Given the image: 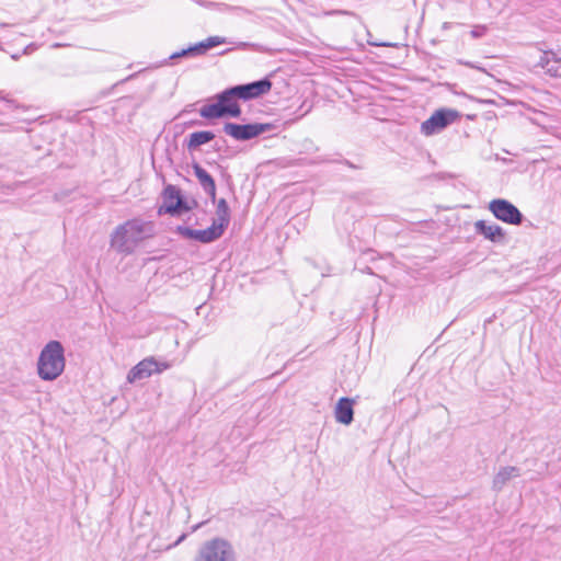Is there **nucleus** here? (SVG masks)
I'll return each mask as SVG.
<instances>
[{
  "label": "nucleus",
  "mask_w": 561,
  "mask_h": 561,
  "mask_svg": "<svg viewBox=\"0 0 561 561\" xmlns=\"http://www.w3.org/2000/svg\"><path fill=\"white\" fill-rule=\"evenodd\" d=\"M154 236V225L140 218L118 225L111 233L110 244L117 253L129 255L145 240Z\"/></svg>",
  "instance_id": "obj_1"
},
{
  "label": "nucleus",
  "mask_w": 561,
  "mask_h": 561,
  "mask_svg": "<svg viewBox=\"0 0 561 561\" xmlns=\"http://www.w3.org/2000/svg\"><path fill=\"white\" fill-rule=\"evenodd\" d=\"M65 347L57 340L47 342L38 354L36 374L43 381H55L65 371Z\"/></svg>",
  "instance_id": "obj_2"
},
{
  "label": "nucleus",
  "mask_w": 561,
  "mask_h": 561,
  "mask_svg": "<svg viewBox=\"0 0 561 561\" xmlns=\"http://www.w3.org/2000/svg\"><path fill=\"white\" fill-rule=\"evenodd\" d=\"M216 102L206 104L201 107L199 115L207 119L220 117H239L241 108L238 103V96L232 88L222 91L216 95Z\"/></svg>",
  "instance_id": "obj_3"
},
{
  "label": "nucleus",
  "mask_w": 561,
  "mask_h": 561,
  "mask_svg": "<svg viewBox=\"0 0 561 561\" xmlns=\"http://www.w3.org/2000/svg\"><path fill=\"white\" fill-rule=\"evenodd\" d=\"M233 546L225 538L206 540L198 549L193 561H236Z\"/></svg>",
  "instance_id": "obj_4"
},
{
  "label": "nucleus",
  "mask_w": 561,
  "mask_h": 561,
  "mask_svg": "<svg viewBox=\"0 0 561 561\" xmlns=\"http://www.w3.org/2000/svg\"><path fill=\"white\" fill-rule=\"evenodd\" d=\"M458 117L459 113L456 110L439 108L421 124V133L425 136L438 134L456 122Z\"/></svg>",
  "instance_id": "obj_5"
},
{
  "label": "nucleus",
  "mask_w": 561,
  "mask_h": 561,
  "mask_svg": "<svg viewBox=\"0 0 561 561\" xmlns=\"http://www.w3.org/2000/svg\"><path fill=\"white\" fill-rule=\"evenodd\" d=\"M169 368V363L157 360L153 356H149L140 360L129 370L127 381L129 383H134L138 380L149 378L153 374H160Z\"/></svg>",
  "instance_id": "obj_6"
},
{
  "label": "nucleus",
  "mask_w": 561,
  "mask_h": 561,
  "mask_svg": "<svg viewBox=\"0 0 561 561\" xmlns=\"http://www.w3.org/2000/svg\"><path fill=\"white\" fill-rule=\"evenodd\" d=\"M272 129L271 124L254 123L239 125L234 123H226L224 125V131L236 140H250L261 134Z\"/></svg>",
  "instance_id": "obj_7"
},
{
  "label": "nucleus",
  "mask_w": 561,
  "mask_h": 561,
  "mask_svg": "<svg viewBox=\"0 0 561 561\" xmlns=\"http://www.w3.org/2000/svg\"><path fill=\"white\" fill-rule=\"evenodd\" d=\"M489 210L497 218L510 225H519L523 215L516 206L506 199H493L489 203Z\"/></svg>",
  "instance_id": "obj_8"
},
{
  "label": "nucleus",
  "mask_w": 561,
  "mask_h": 561,
  "mask_svg": "<svg viewBox=\"0 0 561 561\" xmlns=\"http://www.w3.org/2000/svg\"><path fill=\"white\" fill-rule=\"evenodd\" d=\"M271 81L264 79L248 84L232 87V91H234L238 99L251 100L267 93L271 90Z\"/></svg>",
  "instance_id": "obj_9"
},
{
  "label": "nucleus",
  "mask_w": 561,
  "mask_h": 561,
  "mask_svg": "<svg viewBox=\"0 0 561 561\" xmlns=\"http://www.w3.org/2000/svg\"><path fill=\"white\" fill-rule=\"evenodd\" d=\"M165 213L174 215L183 210H188L190 207L182 199L180 191L173 186L168 185L163 192Z\"/></svg>",
  "instance_id": "obj_10"
},
{
  "label": "nucleus",
  "mask_w": 561,
  "mask_h": 561,
  "mask_svg": "<svg viewBox=\"0 0 561 561\" xmlns=\"http://www.w3.org/2000/svg\"><path fill=\"white\" fill-rule=\"evenodd\" d=\"M178 231L184 238L197 240L203 243H209L221 237L220 230L213 226L204 230H195L188 227L179 226Z\"/></svg>",
  "instance_id": "obj_11"
},
{
  "label": "nucleus",
  "mask_w": 561,
  "mask_h": 561,
  "mask_svg": "<svg viewBox=\"0 0 561 561\" xmlns=\"http://www.w3.org/2000/svg\"><path fill=\"white\" fill-rule=\"evenodd\" d=\"M539 65L552 77H561V53L547 50L543 51Z\"/></svg>",
  "instance_id": "obj_12"
},
{
  "label": "nucleus",
  "mask_w": 561,
  "mask_h": 561,
  "mask_svg": "<svg viewBox=\"0 0 561 561\" xmlns=\"http://www.w3.org/2000/svg\"><path fill=\"white\" fill-rule=\"evenodd\" d=\"M519 476L520 469L515 466L501 467L493 477L492 489L495 492H501L512 479Z\"/></svg>",
  "instance_id": "obj_13"
},
{
  "label": "nucleus",
  "mask_w": 561,
  "mask_h": 561,
  "mask_svg": "<svg viewBox=\"0 0 561 561\" xmlns=\"http://www.w3.org/2000/svg\"><path fill=\"white\" fill-rule=\"evenodd\" d=\"M474 229L478 233L492 242H502L505 238L502 227L495 224H488L484 220L476 221Z\"/></svg>",
  "instance_id": "obj_14"
},
{
  "label": "nucleus",
  "mask_w": 561,
  "mask_h": 561,
  "mask_svg": "<svg viewBox=\"0 0 561 561\" xmlns=\"http://www.w3.org/2000/svg\"><path fill=\"white\" fill-rule=\"evenodd\" d=\"M354 400L350 398H341L334 409V416L336 422L350 425L354 419Z\"/></svg>",
  "instance_id": "obj_15"
},
{
  "label": "nucleus",
  "mask_w": 561,
  "mask_h": 561,
  "mask_svg": "<svg viewBox=\"0 0 561 561\" xmlns=\"http://www.w3.org/2000/svg\"><path fill=\"white\" fill-rule=\"evenodd\" d=\"M193 170L204 191L211 197L213 201H215L216 184L211 175L197 163L193 165Z\"/></svg>",
  "instance_id": "obj_16"
},
{
  "label": "nucleus",
  "mask_w": 561,
  "mask_h": 561,
  "mask_svg": "<svg viewBox=\"0 0 561 561\" xmlns=\"http://www.w3.org/2000/svg\"><path fill=\"white\" fill-rule=\"evenodd\" d=\"M230 220L229 207L226 199L221 198L218 201L216 209V219L213 222L214 228L220 230V236L224 233L225 228L228 226Z\"/></svg>",
  "instance_id": "obj_17"
},
{
  "label": "nucleus",
  "mask_w": 561,
  "mask_h": 561,
  "mask_svg": "<svg viewBox=\"0 0 561 561\" xmlns=\"http://www.w3.org/2000/svg\"><path fill=\"white\" fill-rule=\"evenodd\" d=\"M214 138H215V135L211 131H208V130L195 131L190 135L187 147H188V149H194V148H197L202 145H205V144L211 141Z\"/></svg>",
  "instance_id": "obj_18"
},
{
  "label": "nucleus",
  "mask_w": 561,
  "mask_h": 561,
  "mask_svg": "<svg viewBox=\"0 0 561 561\" xmlns=\"http://www.w3.org/2000/svg\"><path fill=\"white\" fill-rule=\"evenodd\" d=\"M226 43V38L221 36H210L206 38L205 41L196 44V48L198 53L205 51L207 49H210L215 46L221 45Z\"/></svg>",
  "instance_id": "obj_19"
},
{
  "label": "nucleus",
  "mask_w": 561,
  "mask_h": 561,
  "mask_svg": "<svg viewBox=\"0 0 561 561\" xmlns=\"http://www.w3.org/2000/svg\"><path fill=\"white\" fill-rule=\"evenodd\" d=\"M486 32H488V26L486 25H476L471 30L470 35L473 38H479V37L484 36L486 34Z\"/></svg>",
  "instance_id": "obj_20"
},
{
  "label": "nucleus",
  "mask_w": 561,
  "mask_h": 561,
  "mask_svg": "<svg viewBox=\"0 0 561 561\" xmlns=\"http://www.w3.org/2000/svg\"><path fill=\"white\" fill-rule=\"evenodd\" d=\"M192 53H198L197 48H196V45L192 46V47H188L186 49H182L181 51H178V53H174L170 56L171 59H176V58H180V57H184L188 54H192Z\"/></svg>",
  "instance_id": "obj_21"
},
{
  "label": "nucleus",
  "mask_w": 561,
  "mask_h": 561,
  "mask_svg": "<svg viewBox=\"0 0 561 561\" xmlns=\"http://www.w3.org/2000/svg\"><path fill=\"white\" fill-rule=\"evenodd\" d=\"M462 65L467 66V67H470V68H473V69H478V70H481V71H484V69H482L481 67H478L476 65H473L472 62L470 61H460Z\"/></svg>",
  "instance_id": "obj_22"
},
{
  "label": "nucleus",
  "mask_w": 561,
  "mask_h": 561,
  "mask_svg": "<svg viewBox=\"0 0 561 561\" xmlns=\"http://www.w3.org/2000/svg\"><path fill=\"white\" fill-rule=\"evenodd\" d=\"M462 65L467 66V67H470V68H473V69H478V70H481V71H484V69H482L481 67H478L476 65H473L472 62L470 61H460Z\"/></svg>",
  "instance_id": "obj_23"
},
{
  "label": "nucleus",
  "mask_w": 561,
  "mask_h": 561,
  "mask_svg": "<svg viewBox=\"0 0 561 561\" xmlns=\"http://www.w3.org/2000/svg\"><path fill=\"white\" fill-rule=\"evenodd\" d=\"M449 27H450V23L445 22V23L443 24V28H444V30H447V28H449Z\"/></svg>",
  "instance_id": "obj_24"
},
{
  "label": "nucleus",
  "mask_w": 561,
  "mask_h": 561,
  "mask_svg": "<svg viewBox=\"0 0 561 561\" xmlns=\"http://www.w3.org/2000/svg\"><path fill=\"white\" fill-rule=\"evenodd\" d=\"M184 538H185V535H182V536L178 539V541L175 542V545H179L182 540H184Z\"/></svg>",
  "instance_id": "obj_25"
},
{
  "label": "nucleus",
  "mask_w": 561,
  "mask_h": 561,
  "mask_svg": "<svg viewBox=\"0 0 561 561\" xmlns=\"http://www.w3.org/2000/svg\"><path fill=\"white\" fill-rule=\"evenodd\" d=\"M333 13H339V14H342V13H343V14H346V12H344V11H334Z\"/></svg>",
  "instance_id": "obj_26"
}]
</instances>
